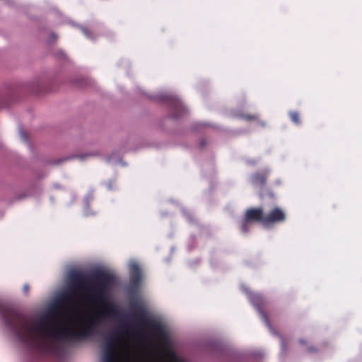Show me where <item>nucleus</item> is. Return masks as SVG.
<instances>
[{"label": "nucleus", "mask_w": 362, "mask_h": 362, "mask_svg": "<svg viewBox=\"0 0 362 362\" xmlns=\"http://www.w3.org/2000/svg\"><path fill=\"white\" fill-rule=\"evenodd\" d=\"M70 300L71 295L68 293L58 298L35 322L34 327L30 325L25 315L1 303L0 316L21 343L43 352L46 349L44 339L74 341L86 339L93 333L98 318L90 319L86 325L81 324L78 329L73 326L59 325L57 318L62 315L64 305Z\"/></svg>", "instance_id": "f257e3e1"}, {"label": "nucleus", "mask_w": 362, "mask_h": 362, "mask_svg": "<svg viewBox=\"0 0 362 362\" xmlns=\"http://www.w3.org/2000/svg\"><path fill=\"white\" fill-rule=\"evenodd\" d=\"M70 282L71 288L67 293L71 295V299L76 291L86 290L90 294L94 302L101 304L99 314L93 317L98 318L97 323L106 317H120L119 309L109 301L110 290L115 282L112 274L98 270L93 274L91 278H88L81 272H74L70 275Z\"/></svg>", "instance_id": "f03ea898"}, {"label": "nucleus", "mask_w": 362, "mask_h": 362, "mask_svg": "<svg viewBox=\"0 0 362 362\" xmlns=\"http://www.w3.org/2000/svg\"><path fill=\"white\" fill-rule=\"evenodd\" d=\"M132 308L134 311V317L140 322L142 326L149 329L160 341L166 342L168 341V336L162 323L149 318L148 312L141 303L135 301L132 303Z\"/></svg>", "instance_id": "7ed1b4c3"}, {"label": "nucleus", "mask_w": 362, "mask_h": 362, "mask_svg": "<svg viewBox=\"0 0 362 362\" xmlns=\"http://www.w3.org/2000/svg\"><path fill=\"white\" fill-rule=\"evenodd\" d=\"M130 330L124 326H120L119 328L110 336L104 346V359L105 362H119L117 358L116 349L119 341L122 339L123 334H129Z\"/></svg>", "instance_id": "20e7f679"}, {"label": "nucleus", "mask_w": 362, "mask_h": 362, "mask_svg": "<svg viewBox=\"0 0 362 362\" xmlns=\"http://www.w3.org/2000/svg\"><path fill=\"white\" fill-rule=\"evenodd\" d=\"M286 220L285 211L278 206L271 209L267 213H264V226L270 227L276 224L283 223Z\"/></svg>", "instance_id": "39448f33"}, {"label": "nucleus", "mask_w": 362, "mask_h": 362, "mask_svg": "<svg viewBox=\"0 0 362 362\" xmlns=\"http://www.w3.org/2000/svg\"><path fill=\"white\" fill-rule=\"evenodd\" d=\"M247 221L257 222L264 226V212L262 207L249 208L245 212Z\"/></svg>", "instance_id": "423d86ee"}, {"label": "nucleus", "mask_w": 362, "mask_h": 362, "mask_svg": "<svg viewBox=\"0 0 362 362\" xmlns=\"http://www.w3.org/2000/svg\"><path fill=\"white\" fill-rule=\"evenodd\" d=\"M253 303L255 306L257 308V311L259 313L260 316L268 326V327L272 329V325L269 322V317L267 313L263 310L264 303L261 298L259 296H255L253 298Z\"/></svg>", "instance_id": "0eeeda50"}, {"label": "nucleus", "mask_w": 362, "mask_h": 362, "mask_svg": "<svg viewBox=\"0 0 362 362\" xmlns=\"http://www.w3.org/2000/svg\"><path fill=\"white\" fill-rule=\"evenodd\" d=\"M170 106L172 108V117L173 118H177L185 112V108L183 105L176 98H172L170 100Z\"/></svg>", "instance_id": "6e6552de"}, {"label": "nucleus", "mask_w": 362, "mask_h": 362, "mask_svg": "<svg viewBox=\"0 0 362 362\" xmlns=\"http://www.w3.org/2000/svg\"><path fill=\"white\" fill-rule=\"evenodd\" d=\"M141 281V272L139 266L134 263L130 267V281L132 284L137 286Z\"/></svg>", "instance_id": "1a4fd4ad"}, {"label": "nucleus", "mask_w": 362, "mask_h": 362, "mask_svg": "<svg viewBox=\"0 0 362 362\" xmlns=\"http://www.w3.org/2000/svg\"><path fill=\"white\" fill-rule=\"evenodd\" d=\"M267 175V171L256 173L252 177V182L256 185L263 186L266 183Z\"/></svg>", "instance_id": "9d476101"}, {"label": "nucleus", "mask_w": 362, "mask_h": 362, "mask_svg": "<svg viewBox=\"0 0 362 362\" xmlns=\"http://www.w3.org/2000/svg\"><path fill=\"white\" fill-rule=\"evenodd\" d=\"M252 222L250 221H247L246 217L244 216L243 219L240 223V229L242 233H246L250 230V224Z\"/></svg>", "instance_id": "9b49d317"}, {"label": "nucleus", "mask_w": 362, "mask_h": 362, "mask_svg": "<svg viewBox=\"0 0 362 362\" xmlns=\"http://www.w3.org/2000/svg\"><path fill=\"white\" fill-rule=\"evenodd\" d=\"M289 115V117L291 119V121L296 124H300V115H299V113L296 111H291L289 112L288 113Z\"/></svg>", "instance_id": "f8f14e48"}, {"label": "nucleus", "mask_w": 362, "mask_h": 362, "mask_svg": "<svg viewBox=\"0 0 362 362\" xmlns=\"http://www.w3.org/2000/svg\"><path fill=\"white\" fill-rule=\"evenodd\" d=\"M281 346L282 350L284 351H286V349H287V344H286V340L283 337L281 338Z\"/></svg>", "instance_id": "ddd939ff"}, {"label": "nucleus", "mask_w": 362, "mask_h": 362, "mask_svg": "<svg viewBox=\"0 0 362 362\" xmlns=\"http://www.w3.org/2000/svg\"><path fill=\"white\" fill-rule=\"evenodd\" d=\"M20 134H21V136L23 140H24L25 141L28 140V135H27V133L25 131H23V129H21L20 130Z\"/></svg>", "instance_id": "4468645a"}, {"label": "nucleus", "mask_w": 362, "mask_h": 362, "mask_svg": "<svg viewBox=\"0 0 362 362\" xmlns=\"http://www.w3.org/2000/svg\"><path fill=\"white\" fill-rule=\"evenodd\" d=\"M307 351H308V353H309V354H315L317 352V349L315 346L308 347Z\"/></svg>", "instance_id": "2eb2a0df"}, {"label": "nucleus", "mask_w": 362, "mask_h": 362, "mask_svg": "<svg viewBox=\"0 0 362 362\" xmlns=\"http://www.w3.org/2000/svg\"><path fill=\"white\" fill-rule=\"evenodd\" d=\"M245 118L247 120H255L257 119V117L256 115H247L245 116Z\"/></svg>", "instance_id": "dca6fc26"}, {"label": "nucleus", "mask_w": 362, "mask_h": 362, "mask_svg": "<svg viewBox=\"0 0 362 362\" xmlns=\"http://www.w3.org/2000/svg\"><path fill=\"white\" fill-rule=\"evenodd\" d=\"M82 32L88 37H90V30L88 28H82Z\"/></svg>", "instance_id": "f3484780"}, {"label": "nucleus", "mask_w": 362, "mask_h": 362, "mask_svg": "<svg viewBox=\"0 0 362 362\" xmlns=\"http://www.w3.org/2000/svg\"><path fill=\"white\" fill-rule=\"evenodd\" d=\"M30 291V286L28 284H25L23 287V293L27 295L29 293Z\"/></svg>", "instance_id": "a211bd4d"}, {"label": "nucleus", "mask_w": 362, "mask_h": 362, "mask_svg": "<svg viewBox=\"0 0 362 362\" xmlns=\"http://www.w3.org/2000/svg\"><path fill=\"white\" fill-rule=\"evenodd\" d=\"M299 343H300V344H303V345L306 344V341H305V340H304V339H300V340H299Z\"/></svg>", "instance_id": "6ab92c4d"}, {"label": "nucleus", "mask_w": 362, "mask_h": 362, "mask_svg": "<svg viewBox=\"0 0 362 362\" xmlns=\"http://www.w3.org/2000/svg\"><path fill=\"white\" fill-rule=\"evenodd\" d=\"M170 355L171 356H175V354H174L173 352H170Z\"/></svg>", "instance_id": "aec40b11"}]
</instances>
